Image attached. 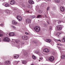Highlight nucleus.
<instances>
[{"label":"nucleus","mask_w":65,"mask_h":65,"mask_svg":"<svg viewBox=\"0 0 65 65\" xmlns=\"http://www.w3.org/2000/svg\"><path fill=\"white\" fill-rule=\"evenodd\" d=\"M34 29L36 32H38L40 30V28L38 26H36L34 27Z\"/></svg>","instance_id":"1"},{"label":"nucleus","mask_w":65,"mask_h":65,"mask_svg":"<svg viewBox=\"0 0 65 65\" xmlns=\"http://www.w3.org/2000/svg\"><path fill=\"white\" fill-rule=\"evenodd\" d=\"M3 40L4 41H6V42H9L10 41V39L9 38L7 37H6L4 38L3 39Z\"/></svg>","instance_id":"2"},{"label":"nucleus","mask_w":65,"mask_h":65,"mask_svg":"<svg viewBox=\"0 0 65 65\" xmlns=\"http://www.w3.org/2000/svg\"><path fill=\"white\" fill-rule=\"evenodd\" d=\"M54 59L55 58H54V57L53 56H50L49 58V60L51 62H53V61H54Z\"/></svg>","instance_id":"3"},{"label":"nucleus","mask_w":65,"mask_h":65,"mask_svg":"<svg viewBox=\"0 0 65 65\" xmlns=\"http://www.w3.org/2000/svg\"><path fill=\"white\" fill-rule=\"evenodd\" d=\"M17 19H18V20L19 21H21L22 20V18L21 17V16L19 15H18L17 17Z\"/></svg>","instance_id":"4"},{"label":"nucleus","mask_w":65,"mask_h":65,"mask_svg":"<svg viewBox=\"0 0 65 65\" xmlns=\"http://www.w3.org/2000/svg\"><path fill=\"white\" fill-rule=\"evenodd\" d=\"M56 28L58 30H60L62 29V26L59 25L57 26Z\"/></svg>","instance_id":"5"},{"label":"nucleus","mask_w":65,"mask_h":65,"mask_svg":"<svg viewBox=\"0 0 65 65\" xmlns=\"http://www.w3.org/2000/svg\"><path fill=\"white\" fill-rule=\"evenodd\" d=\"M3 5L5 7H9V4H8V3H4L3 4Z\"/></svg>","instance_id":"6"},{"label":"nucleus","mask_w":65,"mask_h":65,"mask_svg":"<svg viewBox=\"0 0 65 65\" xmlns=\"http://www.w3.org/2000/svg\"><path fill=\"white\" fill-rule=\"evenodd\" d=\"M5 63L6 65H8L10 64V61H5Z\"/></svg>","instance_id":"7"},{"label":"nucleus","mask_w":65,"mask_h":65,"mask_svg":"<svg viewBox=\"0 0 65 65\" xmlns=\"http://www.w3.org/2000/svg\"><path fill=\"white\" fill-rule=\"evenodd\" d=\"M27 38V37L26 36H24L22 37V39L24 40H26Z\"/></svg>","instance_id":"8"},{"label":"nucleus","mask_w":65,"mask_h":65,"mask_svg":"<svg viewBox=\"0 0 65 65\" xmlns=\"http://www.w3.org/2000/svg\"><path fill=\"white\" fill-rule=\"evenodd\" d=\"M28 2L29 3H30V4H33L34 3V1L32 0H29L28 1Z\"/></svg>","instance_id":"9"},{"label":"nucleus","mask_w":65,"mask_h":65,"mask_svg":"<svg viewBox=\"0 0 65 65\" xmlns=\"http://www.w3.org/2000/svg\"><path fill=\"white\" fill-rule=\"evenodd\" d=\"M12 24L13 25H17L18 24V22L15 20H13L12 21Z\"/></svg>","instance_id":"10"},{"label":"nucleus","mask_w":65,"mask_h":65,"mask_svg":"<svg viewBox=\"0 0 65 65\" xmlns=\"http://www.w3.org/2000/svg\"><path fill=\"white\" fill-rule=\"evenodd\" d=\"M26 22L27 23H31V20L29 19H27L26 20Z\"/></svg>","instance_id":"11"},{"label":"nucleus","mask_w":65,"mask_h":65,"mask_svg":"<svg viewBox=\"0 0 65 65\" xmlns=\"http://www.w3.org/2000/svg\"><path fill=\"white\" fill-rule=\"evenodd\" d=\"M10 4H15V2L14 1L12 0L10 2Z\"/></svg>","instance_id":"12"},{"label":"nucleus","mask_w":65,"mask_h":65,"mask_svg":"<svg viewBox=\"0 0 65 65\" xmlns=\"http://www.w3.org/2000/svg\"><path fill=\"white\" fill-rule=\"evenodd\" d=\"M60 11H61L63 12V11H64V10H65V8L62 7H60Z\"/></svg>","instance_id":"13"},{"label":"nucleus","mask_w":65,"mask_h":65,"mask_svg":"<svg viewBox=\"0 0 65 65\" xmlns=\"http://www.w3.org/2000/svg\"><path fill=\"white\" fill-rule=\"evenodd\" d=\"M43 51L44 52H45V53H47L49 52L50 50L47 48H45L43 50Z\"/></svg>","instance_id":"14"},{"label":"nucleus","mask_w":65,"mask_h":65,"mask_svg":"<svg viewBox=\"0 0 65 65\" xmlns=\"http://www.w3.org/2000/svg\"><path fill=\"white\" fill-rule=\"evenodd\" d=\"M9 36H13L14 35V33L13 32H10L9 34Z\"/></svg>","instance_id":"15"},{"label":"nucleus","mask_w":65,"mask_h":65,"mask_svg":"<svg viewBox=\"0 0 65 65\" xmlns=\"http://www.w3.org/2000/svg\"><path fill=\"white\" fill-rule=\"evenodd\" d=\"M52 40L50 39H46V41L47 42H48V43H50V42H51Z\"/></svg>","instance_id":"16"},{"label":"nucleus","mask_w":65,"mask_h":65,"mask_svg":"<svg viewBox=\"0 0 65 65\" xmlns=\"http://www.w3.org/2000/svg\"><path fill=\"white\" fill-rule=\"evenodd\" d=\"M19 55H16L14 56V57L15 59H17L19 58Z\"/></svg>","instance_id":"17"},{"label":"nucleus","mask_w":65,"mask_h":65,"mask_svg":"<svg viewBox=\"0 0 65 65\" xmlns=\"http://www.w3.org/2000/svg\"><path fill=\"white\" fill-rule=\"evenodd\" d=\"M61 34V33L60 32H57L56 34L57 36L59 37V35Z\"/></svg>","instance_id":"18"},{"label":"nucleus","mask_w":65,"mask_h":65,"mask_svg":"<svg viewBox=\"0 0 65 65\" xmlns=\"http://www.w3.org/2000/svg\"><path fill=\"white\" fill-rule=\"evenodd\" d=\"M35 53L36 54H39V51L38 50V51H36L35 52Z\"/></svg>","instance_id":"19"},{"label":"nucleus","mask_w":65,"mask_h":65,"mask_svg":"<svg viewBox=\"0 0 65 65\" xmlns=\"http://www.w3.org/2000/svg\"><path fill=\"white\" fill-rule=\"evenodd\" d=\"M62 41L64 42H65V37L63 38L62 39Z\"/></svg>","instance_id":"20"},{"label":"nucleus","mask_w":65,"mask_h":65,"mask_svg":"<svg viewBox=\"0 0 65 65\" xmlns=\"http://www.w3.org/2000/svg\"><path fill=\"white\" fill-rule=\"evenodd\" d=\"M22 63L23 64H26L27 61H26L23 60L22 61Z\"/></svg>","instance_id":"21"},{"label":"nucleus","mask_w":65,"mask_h":65,"mask_svg":"<svg viewBox=\"0 0 65 65\" xmlns=\"http://www.w3.org/2000/svg\"><path fill=\"white\" fill-rule=\"evenodd\" d=\"M61 59H65V56L63 55H62L61 57Z\"/></svg>","instance_id":"22"},{"label":"nucleus","mask_w":65,"mask_h":65,"mask_svg":"<svg viewBox=\"0 0 65 65\" xmlns=\"http://www.w3.org/2000/svg\"><path fill=\"white\" fill-rule=\"evenodd\" d=\"M55 1L56 3H59L60 2V0H55Z\"/></svg>","instance_id":"23"},{"label":"nucleus","mask_w":65,"mask_h":65,"mask_svg":"<svg viewBox=\"0 0 65 65\" xmlns=\"http://www.w3.org/2000/svg\"><path fill=\"white\" fill-rule=\"evenodd\" d=\"M32 57L34 59H36V56L34 55H32Z\"/></svg>","instance_id":"24"},{"label":"nucleus","mask_w":65,"mask_h":65,"mask_svg":"<svg viewBox=\"0 0 65 65\" xmlns=\"http://www.w3.org/2000/svg\"><path fill=\"white\" fill-rule=\"evenodd\" d=\"M4 23L3 22H2L1 24L0 25L1 26H4Z\"/></svg>","instance_id":"25"},{"label":"nucleus","mask_w":65,"mask_h":65,"mask_svg":"<svg viewBox=\"0 0 65 65\" xmlns=\"http://www.w3.org/2000/svg\"><path fill=\"white\" fill-rule=\"evenodd\" d=\"M15 42L16 43H19L20 42V41L19 40H15Z\"/></svg>","instance_id":"26"},{"label":"nucleus","mask_w":65,"mask_h":65,"mask_svg":"<svg viewBox=\"0 0 65 65\" xmlns=\"http://www.w3.org/2000/svg\"><path fill=\"white\" fill-rule=\"evenodd\" d=\"M57 45H60V46H63V44H57Z\"/></svg>","instance_id":"27"},{"label":"nucleus","mask_w":65,"mask_h":65,"mask_svg":"<svg viewBox=\"0 0 65 65\" xmlns=\"http://www.w3.org/2000/svg\"><path fill=\"white\" fill-rule=\"evenodd\" d=\"M42 16L40 15H38L37 16V18H40Z\"/></svg>","instance_id":"28"},{"label":"nucleus","mask_w":65,"mask_h":65,"mask_svg":"<svg viewBox=\"0 0 65 65\" xmlns=\"http://www.w3.org/2000/svg\"><path fill=\"white\" fill-rule=\"evenodd\" d=\"M5 10V11H6V12L7 13H9V10Z\"/></svg>","instance_id":"29"},{"label":"nucleus","mask_w":65,"mask_h":65,"mask_svg":"<svg viewBox=\"0 0 65 65\" xmlns=\"http://www.w3.org/2000/svg\"><path fill=\"white\" fill-rule=\"evenodd\" d=\"M24 55L26 56H27L28 55V53L26 52H25L24 53Z\"/></svg>","instance_id":"30"},{"label":"nucleus","mask_w":65,"mask_h":65,"mask_svg":"<svg viewBox=\"0 0 65 65\" xmlns=\"http://www.w3.org/2000/svg\"><path fill=\"white\" fill-rule=\"evenodd\" d=\"M11 27L13 28L14 29H16V28H15V27L14 26H12Z\"/></svg>","instance_id":"31"},{"label":"nucleus","mask_w":65,"mask_h":65,"mask_svg":"<svg viewBox=\"0 0 65 65\" xmlns=\"http://www.w3.org/2000/svg\"><path fill=\"white\" fill-rule=\"evenodd\" d=\"M44 26H45V27H47V24H46V23H44Z\"/></svg>","instance_id":"32"},{"label":"nucleus","mask_w":65,"mask_h":65,"mask_svg":"<svg viewBox=\"0 0 65 65\" xmlns=\"http://www.w3.org/2000/svg\"><path fill=\"white\" fill-rule=\"evenodd\" d=\"M18 61H15V64H18Z\"/></svg>","instance_id":"33"},{"label":"nucleus","mask_w":65,"mask_h":65,"mask_svg":"<svg viewBox=\"0 0 65 65\" xmlns=\"http://www.w3.org/2000/svg\"><path fill=\"white\" fill-rule=\"evenodd\" d=\"M31 18L32 19H34V18H35V15H33L31 16Z\"/></svg>","instance_id":"34"},{"label":"nucleus","mask_w":65,"mask_h":65,"mask_svg":"<svg viewBox=\"0 0 65 65\" xmlns=\"http://www.w3.org/2000/svg\"><path fill=\"white\" fill-rule=\"evenodd\" d=\"M56 9V7H54L53 8V10H55Z\"/></svg>","instance_id":"35"},{"label":"nucleus","mask_w":65,"mask_h":65,"mask_svg":"<svg viewBox=\"0 0 65 65\" xmlns=\"http://www.w3.org/2000/svg\"><path fill=\"white\" fill-rule=\"evenodd\" d=\"M47 10H50V7H48L47 9Z\"/></svg>","instance_id":"36"},{"label":"nucleus","mask_w":65,"mask_h":65,"mask_svg":"<svg viewBox=\"0 0 65 65\" xmlns=\"http://www.w3.org/2000/svg\"><path fill=\"white\" fill-rule=\"evenodd\" d=\"M43 12V11L42 10H40V13H41L42 12Z\"/></svg>","instance_id":"37"},{"label":"nucleus","mask_w":65,"mask_h":65,"mask_svg":"<svg viewBox=\"0 0 65 65\" xmlns=\"http://www.w3.org/2000/svg\"><path fill=\"white\" fill-rule=\"evenodd\" d=\"M3 11V10H1L0 9V12H1V13H2Z\"/></svg>","instance_id":"38"},{"label":"nucleus","mask_w":65,"mask_h":65,"mask_svg":"<svg viewBox=\"0 0 65 65\" xmlns=\"http://www.w3.org/2000/svg\"><path fill=\"white\" fill-rule=\"evenodd\" d=\"M52 28V26H50L49 27V28L50 29V30H51Z\"/></svg>","instance_id":"39"},{"label":"nucleus","mask_w":65,"mask_h":65,"mask_svg":"<svg viewBox=\"0 0 65 65\" xmlns=\"http://www.w3.org/2000/svg\"><path fill=\"white\" fill-rule=\"evenodd\" d=\"M61 21H59L58 22V24H60V23H61Z\"/></svg>","instance_id":"40"},{"label":"nucleus","mask_w":65,"mask_h":65,"mask_svg":"<svg viewBox=\"0 0 65 65\" xmlns=\"http://www.w3.org/2000/svg\"><path fill=\"white\" fill-rule=\"evenodd\" d=\"M3 32V31L1 30H0V33H2Z\"/></svg>","instance_id":"41"},{"label":"nucleus","mask_w":65,"mask_h":65,"mask_svg":"<svg viewBox=\"0 0 65 65\" xmlns=\"http://www.w3.org/2000/svg\"><path fill=\"white\" fill-rule=\"evenodd\" d=\"M25 34H27V35H28V34H29V33L27 32H25Z\"/></svg>","instance_id":"42"},{"label":"nucleus","mask_w":65,"mask_h":65,"mask_svg":"<svg viewBox=\"0 0 65 65\" xmlns=\"http://www.w3.org/2000/svg\"><path fill=\"white\" fill-rule=\"evenodd\" d=\"M30 6L29 5H28V7H29V8H31V7H30Z\"/></svg>","instance_id":"43"},{"label":"nucleus","mask_w":65,"mask_h":65,"mask_svg":"<svg viewBox=\"0 0 65 65\" xmlns=\"http://www.w3.org/2000/svg\"><path fill=\"white\" fill-rule=\"evenodd\" d=\"M40 60H42L43 59V58L42 57H41L40 58Z\"/></svg>","instance_id":"44"},{"label":"nucleus","mask_w":65,"mask_h":65,"mask_svg":"<svg viewBox=\"0 0 65 65\" xmlns=\"http://www.w3.org/2000/svg\"><path fill=\"white\" fill-rule=\"evenodd\" d=\"M35 42V41H32V43H34Z\"/></svg>","instance_id":"45"},{"label":"nucleus","mask_w":65,"mask_h":65,"mask_svg":"<svg viewBox=\"0 0 65 65\" xmlns=\"http://www.w3.org/2000/svg\"><path fill=\"white\" fill-rule=\"evenodd\" d=\"M18 48L20 47V45H18Z\"/></svg>","instance_id":"46"},{"label":"nucleus","mask_w":65,"mask_h":65,"mask_svg":"<svg viewBox=\"0 0 65 65\" xmlns=\"http://www.w3.org/2000/svg\"><path fill=\"white\" fill-rule=\"evenodd\" d=\"M47 23L48 24H50V23L49 22H48V21L47 22Z\"/></svg>","instance_id":"47"},{"label":"nucleus","mask_w":65,"mask_h":65,"mask_svg":"<svg viewBox=\"0 0 65 65\" xmlns=\"http://www.w3.org/2000/svg\"><path fill=\"white\" fill-rule=\"evenodd\" d=\"M35 43H36V44H37V42L36 41H35Z\"/></svg>","instance_id":"48"},{"label":"nucleus","mask_w":65,"mask_h":65,"mask_svg":"<svg viewBox=\"0 0 65 65\" xmlns=\"http://www.w3.org/2000/svg\"><path fill=\"white\" fill-rule=\"evenodd\" d=\"M2 36V35L0 34V36Z\"/></svg>","instance_id":"49"},{"label":"nucleus","mask_w":65,"mask_h":65,"mask_svg":"<svg viewBox=\"0 0 65 65\" xmlns=\"http://www.w3.org/2000/svg\"><path fill=\"white\" fill-rule=\"evenodd\" d=\"M58 40V41H61V40Z\"/></svg>","instance_id":"50"},{"label":"nucleus","mask_w":65,"mask_h":65,"mask_svg":"<svg viewBox=\"0 0 65 65\" xmlns=\"http://www.w3.org/2000/svg\"><path fill=\"white\" fill-rule=\"evenodd\" d=\"M58 48H60V47H59L58 46Z\"/></svg>","instance_id":"51"},{"label":"nucleus","mask_w":65,"mask_h":65,"mask_svg":"<svg viewBox=\"0 0 65 65\" xmlns=\"http://www.w3.org/2000/svg\"><path fill=\"white\" fill-rule=\"evenodd\" d=\"M45 18H46L47 17H46V16L45 15Z\"/></svg>","instance_id":"52"},{"label":"nucleus","mask_w":65,"mask_h":65,"mask_svg":"<svg viewBox=\"0 0 65 65\" xmlns=\"http://www.w3.org/2000/svg\"><path fill=\"white\" fill-rule=\"evenodd\" d=\"M14 10H16V9H14Z\"/></svg>","instance_id":"53"},{"label":"nucleus","mask_w":65,"mask_h":65,"mask_svg":"<svg viewBox=\"0 0 65 65\" xmlns=\"http://www.w3.org/2000/svg\"><path fill=\"white\" fill-rule=\"evenodd\" d=\"M39 62H40V60H39Z\"/></svg>","instance_id":"54"},{"label":"nucleus","mask_w":65,"mask_h":65,"mask_svg":"<svg viewBox=\"0 0 65 65\" xmlns=\"http://www.w3.org/2000/svg\"><path fill=\"white\" fill-rule=\"evenodd\" d=\"M31 65H34V64H31Z\"/></svg>","instance_id":"55"},{"label":"nucleus","mask_w":65,"mask_h":65,"mask_svg":"<svg viewBox=\"0 0 65 65\" xmlns=\"http://www.w3.org/2000/svg\"><path fill=\"white\" fill-rule=\"evenodd\" d=\"M1 41V39H0V41Z\"/></svg>","instance_id":"56"}]
</instances>
